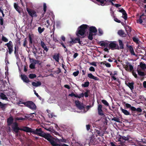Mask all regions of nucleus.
<instances>
[{
	"instance_id": "de8ad7c7",
	"label": "nucleus",
	"mask_w": 146,
	"mask_h": 146,
	"mask_svg": "<svg viewBox=\"0 0 146 146\" xmlns=\"http://www.w3.org/2000/svg\"><path fill=\"white\" fill-rule=\"evenodd\" d=\"M118 34L121 36H122L124 35V32L122 30H119L118 32Z\"/></svg>"
},
{
	"instance_id": "f257e3e1",
	"label": "nucleus",
	"mask_w": 146,
	"mask_h": 146,
	"mask_svg": "<svg viewBox=\"0 0 146 146\" xmlns=\"http://www.w3.org/2000/svg\"><path fill=\"white\" fill-rule=\"evenodd\" d=\"M89 32L93 33L96 35L97 32V29L94 26L90 27L87 25H82L78 27L76 32V35L78 36H83L85 33H88V30Z\"/></svg>"
},
{
	"instance_id": "6ab92c4d",
	"label": "nucleus",
	"mask_w": 146,
	"mask_h": 146,
	"mask_svg": "<svg viewBox=\"0 0 146 146\" xmlns=\"http://www.w3.org/2000/svg\"><path fill=\"white\" fill-rule=\"evenodd\" d=\"M119 11L121 12L123 15V18L125 20H126L127 18V14L125 11L123 9L119 10Z\"/></svg>"
},
{
	"instance_id": "3c124183",
	"label": "nucleus",
	"mask_w": 146,
	"mask_h": 146,
	"mask_svg": "<svg viewBox=\"0 0 146 146\" xmlns=\"http://www.w3.org/2000/svg\"><path fill=\"white\" fill-rule=\"evenodd\" d=\"M35 64L31 63L29 66V67L31 69H33L35 68Z\"/></svg>"
},
{
	"instance_id": "1a4fd4ad",
	"label": "nucleus",
	"mask_w": 146,
	"mask_h": 146,
	"mask_svg": "<svg viewBox=\"0 0 146 146\" xmlns=\"http://www.w3.org/2000/svg\"><path fill=\"white\" fill-rule=\"evenodd\" d=\"M123 66L125 70L128 71H131L133 69V66L128 61L125 62V64L123 65Z\"/></svg>"
},
{
	"instance_id": "58836bf2",
	"label": "nucleus",
	"mask_w": 146,
	"mask_h": 146,
	"mask_svg": "<svg viewBox=\"0 0 146 146\" xmlns=\"http://www.w3.org/2000/svg\"><path fill=\"white\" fill-rule=\"evenodd\" d=\"M137 72L138 74L139 75L141 76H143L144 75V72H143L141 71V70H140L137 69Z\"/></svg>"
},
{
	"instance_id": "ea45409f",
	"label": "nucleus",
	"mask_w": 146,
	"mask_h": 146,
	"mask_svg": "<svg viewBox=\"0 0 146 146\" xmlns=\"http://www.w3.org/2000/svg\"><path fill=\"white\" fill-rule=\"evenodd\" d=\"M102 102L106 106H109V104L108 102L106 100H101Z\"/></svg>"
},
{
	"instance_id": "ddd939ff",
	"label": "nucleus",
	"mask_w": 146,
	"mask_h": 146,
	"mask_svg": "<svg viewBox=\"0 0 146 146\" xmlns=\"http://www.w3.org/2000/svg\"><path fill=\"white\" fill-rule=\"evenodd\" d=\"M27 11L29 14L32 17H36V12L35 11L28 8H27Z\"/></svg>"
},
{
	"instance_id": "c756f323",
	"label": "nucleus",
	"mask_w": 146,
	"mask_h": 146,
	"mask_svg": "<svg viewBox=\"0 0 146 146\" xmlns=\"http://www.w3.org/2000/svg\"><path fill=\"white\" fill-rule=\"evenodd\" d=\"M110 144L111 146H127L124 145L123 143H121L119 144V145H117L115 144L113 142H111L110 143Z\"/></svg>"
},
{
	"instance_id": "2f4dec72",
	"label": "nucleus",
	"mask_w": 146,
	"mask_h": 146,
	"mask_svg": "<svg viewBox=\"0 0 146 146\" xmlns=\"http://www.w3.org/2000/svg\"><path fill=\"white\" fill-rule=\"evenodd\" d=\"M53 58L57 62H58L59 61V55L58 54L54 55L53 56Z\"/></svg>"
},
{
	"instance_id": "5701e85b",
	"label": "nucleus",
	"mask_w": 146,
	"mask_h": 146,
	"mask_svg": "<svg viewBox=\"0 0 146 146\" xmlns=\"http://www.w3.org/2000/svg\"><path fill=\"white\" fill-rule=\"evenodd\" d=\"M120 110L125 115H130V113L127 110L123 109L121 107H120Z\"/></svg>"
},
{
	"instance_id": "9d476101",
	"label": "nucleus",
	"mask_w": 146,
	"mask_h": 146,
	"mask_svg": "<svg viewBox=\"0 0 146 146\" xmlns=\"http://www.w3.org/2000/svg\"><path fill=\"white\" fill-rule=\"evenodd\" d=\"M5 45L7 46L8 49L9 53L11 54L13 51V44L12 42L10 41L8 43L6 44Z\"/></svg>"
},
{
	"instance_id": "c85d7f7f",
	"label": "nucleus",
	"mask_w": 146,
	"mask_h": 146,
	"mask_svg": "<svg viewBox=\"0 0 146 146\" xmlns=\"http://www.w3.org/2000/svg\"><path fill=\"white\" fill-rule=\"evenodd\" d=\"M56 140H57V143L58 144V141L59 142H62L63 143H66V140L65 139H64L62 137V139H56Z\"/></svg>"
},
{
	"instance_id": "2eb2a0df",
	"label": "nucleus",
	"mask_w": 146,
	"mask_h": 146,
	"mask_svg": "<svg viewBox=\"0 0 146 146\" xmlns=\"http://www.w3.org/2000/svg\"><path fill=\"white\" fill-rule=\"evenodd\" d=\"M126 46L127 47H128L129 49V52L132 55L135 56L137 55L135 54L133 48L131 45H128V44L126 45Z\"/></svg>"
},
{
	"instance_id": "a211bd4d",
	"label": "nucleus",
	"mask_w": 146,
	"mask_h": 146,
	"mask_svg": "<svg viewBox=\"0 0 146 146\" xmlns=\"http://www.w3.org/2000/svg\"><path fill=\"white\" fill-rule=\"evenodd\" d=\"M14 7L15 9L19 13H20L21 12V8L19 6L18 3H14Z\"/></svg>"
},
{
	"instance_id": "e2e57ef3",
	"label": "nucleus",
	"mask_w": 146,
	"mask_h": 146,
	"mask_svg": "<svg viewBox=\"0 0 146 146\" xmlns=\"http://www.w3.org/2000/svg\"><path fill=\"white\" fill-rule=\"evenodd\" d=\"M125 105L127 108H131L132 106L130 104L127 103Z\"/></svg>"
},
{
	"instance_id": "a878e982",
	"label": "nucleus",
	"mask_w": 146,
	"mask_h": 146,
	"mask_svg": "<svg viewBox=\"0 0 146 146\" xmlns=\"http://www.w3.org/2000/svg\"><path fill=\"white\" fill-rule=\"evenodd\" d=\"M45 29L43 27H39L38 29V31L39 33L41 34L42 33L44 30Z\"/></svg>"
},
{
	"instance_id": "774afa93",
	"label": "nucleus",
	"mask_w": 146,
	"mask_h": 146,
	"mask_svg": "<svg viewBox=\"0 0 146 146\" xmlns=\"http://www.w3.org/2000/svg\"><path fill=\"white\" fill-rule=\"evenodd\" d=\"M143 86L144 88H146V81H144L143 83Z\"/></svg>"
},
{
	"instance_id": "864d4df0",
	"label": "nucleus",
	"mask_w": 146,
	"mask_h": 146,
	"mask_svg": "<svg viewBox=\"0 0 146 146\" xmlns=\"http://www.w3.org/2000/svg\"><path fill=\"white\" fill-rule=\"evenodd\" d=\"M0 24L1 25L3 24V19L1 17H0Z\"/></svg>"
},
{
	"instance_id": "052dcab7",
	"label": "nucleus",
	"mask_w": 146,
	"mask_h": 146,
	"mask_svg": "<svg viewBox=\"0 0 146 146\" xmlns=\"http://www.w3.org/2000/svg\"><path fill=\"white\" fill-rule=\"evenodd\" d=\"M42 48L44 49V50L46 52H47L48 51V49L47 48L46 45L44 46H43Z\"/></svg>"
},
{
	"instance_id": "412c9836",
	"label": "nucleus",
	"mask_w": 146,
	"mask_h": 146,
	"mask_svg": "<svg viewBox=\"0 0 146 146\" xmlns=\"http://www.w3.org/2000/svg\"><path fill=\"white\" fill-rule=\"evenodd\" d=\"M14 53L15 56L17 58H18L19 56L18 52V46H17V45H15L14 46Z\"/></svg>"
},
{
	"instance_id": "a18cd8bd",
	"label": "nucleus",
	"mask_w": 146,
	"mask_h": 146,
	"mask_svg": "<svg viewBox=\"0 0 146 146\" xmlns=\"http://www.w3.org/2000/svg\"><path fill=\"white\" fill-rule=\"evenodd\" d=\"M1 40L2 41L5 42H7L8 41V39L3 36L2 37Z\"/></svg>"
},
{
	"instance_id": "dca6fc26",
	"label": "nucleus",
	"mask_w": 146,
	"mask_h": 146,
	"mask_svg": "<svg viewBox=\"0 0 146 146\" xmlns=\"http://www.w3.org/2000/svg\"><path fill=\"white\" fill-rule=\"evenodd\" d=\"M14 119L12 117H10L7 119V122L8 125H10L11 124H13Z\"/></svg>"
},
{
	"instance_id": "a19ab883",
	"label": "nucleus",
	"mask_w": 146,
	"mask_h": 146,
	"mask_svg": "<svg viewBox=\"0 0 146 146\" xmlns=\"http://www.w3.org/2000/svg\"><path fill=\"white\" fill-rule=\"evenodd\" d=\"M29 59L30 60V62L31 63H33L35 64H36V60L34 59L33 58H30Z\"/></svg>"
},
{
	"instance_id": "69168bd1",
	"label": "nucleus",
	"mask_w": 146,
	"mask_h": 146,
	"mask_svg": "<svg viewBox=\"0 0 146 146\" xmlns=\"http://www.w3.org/2000/svg\"><path fill=\"white\" fill-rule=\"evenodd\" d=\"M130 110L132 111H136V108L134 107L131 106L130 108Z\"/></svg>"
},
{
	"instance_id": "f8f14e48",
	"label": "nucleus",
	"mask_w": 146,
	"mask_h": 146,
	"mask_svg": "<svg viewBox=\"0 0 146 146\" xmlns=\"http://www.w3.org/2000/svg\"><path fill=\"white\" fill-rule=\"evenodd\" d=\"M109 41L107 40L103 41L100 42V44L101 46L109 48Z\"/></svg>"
},
{
	"instance_id": "bb28decb",
	"label": "nucleus",
	"mask_w": 146,
	"mask_h": 146,
	"mask_svg": "<svg viewBox=\"0 0 146 146\" xmlns=\"http://www.w3.org/2000/svg\"><path fill=\"white\" fill-rule=\"evenodd\" d=\"M133 84V82H129L127 84V86L132 91L134 88Z\"/></svg>"
},
{
	"instance_id": "603ef678",
	"label": "nucleus",
	"mask_w": 146,
	"mask_h": 146,
	"mask_svg": "<svg viewBox=\"0 0 146 146\" xmlns=\"http://www.w3.org/2000/svg\"><path fill=\"white\" fill-rule=\"evenodd\" d=\"M96 133H97L98 135L100 136H103V135L102 134V132L100 131L97 130L96 131Z\"/></svg>"
},
{
	"instance_id": "4d7b16f0",
	"label": "nucleus",
	"mask_w": 146,
	"mask_h": 146,
	"mask_svg": "<svg viewBox=\"0 0 146 146\" xmlns=\"http://www.w3.org/2000/svg\"><path fill=\"white\" fill-rule=\"evenodd\" d=\"M89 70L90 71L95 72V69L93 66H90L89 68Z\"/></svg>"
},
{
	"instance_id": "72a5a7b5",
	"label": "nucleus",
	"mask_w": 146,
	"mask_h": 146,
	"mask_svg": "<svg viewBox=\"0 0 146 146\" xmlns=\"http://www.w3.org/2000/svg\"><path fill=\"white\" fill-rule=\"evenodd\" d=\"M89 82L88 81L85 82L84 84H82V86L84 88L88 87L89 84Z\"/></svg>"
},
{
	"instance_id": "6e6552de",
	"label": "nucleus",
	"mask_w": 146,
	"mask_h": 146,
	"mask_svg": "<svg viewBox=\"0 0 146 146\" xmlns=\"http://www.w3.org/2000/svg\"><path fill=\"white\" fill-rule=\"evenodd\" d=\"M109 48L111 50L117 49L119 46L115 41H111L109 42Z\"/></svg>"
},
{
	"instance_id": "79ce46f5",
	"label": "nucleus",
	"mask_w": 146,
	"mask_h": 146,
	"mask_svg": "<svg viewBox=\"0 0 146 146\" xmlns=\"http://www.w3.org/2000/svg\"><path fill=\"white\" fill-rule=\"evenodd\" d=\"M36 76L35 74H30L29 76V78L31 79H33L35 78L36 77Z\"/></svg>"
},
{
	"instance_id": "20e7f679",
	"label": "nucleus",
	"mask_w": 146,
	"mask_h": 146,
	"mask_svg": "<svg viewBox=\"0 0 146 146\" xmlns=\"http://www.w3.org/2000/svg\"><path fill=\"white\" fill-rule=\"evenodd\" d=\"M25 126L23 127L22 128H20L18 126V123L17 122H14L13 125H11V127L13 131L15 132L17 136H20V135L19 133V130L23 131L22 129H24Z\"/></svg>"
},
{
	"instance_id": "4c0bfd02",
	"label": "nucleus",
	"mask_w": 146,
	"mask_h": 146,
	"mask_svg": "<svg viewBox=\"0 0 146 146\" xmlns=\"http://www.w3.org/2000/svg\"><path fill=\"white\" fill-rule=\"evenodd\" d=\"M119 45L120 48L122 49L124 48L123 45V44L122 41L121 40H119Z\"/></svg>"
},
{
	"instance_id": "5fc2aeb1",
	"label": "nucleus",
	"mask_w": 146,
	"mask_h": 146,
	"mask_svg": "<svg viewBox=\"0 0 146 146\" xmlns=\"http://www.w3.org/2000/svg\"><path fill=\"white\" fill-rule=\"evenodd\" d=\"M98 31L99 35L100 36H101L103 34V32L100 29H98Z\"/></svg>"
},
{
	"instance_id": "9b49d317",
	"label": "nucleus",
	"mask_w": 146,
	"mask_h": 146,
	"mask_svg": "<svg viewBox=\"0 0 146 146\" xmlns=\"http://www.w3.org/2000/svg\"><path fill=\"white\" fill-rule=\"evenodd\" d=\"M24 129H22V130H23L24 131L29 133L30 132L33 134H36V129L35 130L26 126H25Z\"/></svg>"
},
{
	"instance_id": "473e14b6",
	"label": "nucleus",
	"mask_w": 146,
	"mask_h": 146,
	"mask_svg": "<svg viewBox=\"0 0 146 146\" xmlns=\"http://www.w3.org/2000/svg\"><path fill=\"white\" fill-rule=\"evenodd\" d=\"M98 1L100 3V4H98L99 5H101L102 6H104L105 5L104 3L105 2H107V0H96Z\"/></svg>"
},
{
	"instance_id": "c9c22d12",
	"label": "nucleus",
	"mask_w": 146,
	"mask_h": 146,
	"mask_svg": "<svg viewBox=\"0 0 146 146\" xmlns=\"http://www.w3.org/2000/svg\"><path fill=\"white\" fill-rule=\"evenodd\" d=\"M93 35H94V34L89 32L88 36V39L90 40H92L93 39Z\"/></svg>"
},
{
	"instance_id": "6e6d98bb",
	"label": "nucleus",
	"mask_w": 146,
	"mask_h": 146,
	"mask_svg": "<svg viewBox=\"0 0 146 146\" xmlns=\"http://www.w3.org/2000/svg\"><path fill=\"white\" fill-rule=\"evenodd\" d=\"M79 71H77L76 72H74L73 73V75L74 76H76L78 75L79 74Z\"/></svg>"
},
{
	"instance_id": "7ed1b4c3",
	"label": "nucleus",
	"mask_w": 146,
	"mask_h": 146,
	"mask_svg": "<svg viewBox=\"0 0 146 146\" xmlns=\"http://www.w3.org/2000/svg\"><path fill=\"white\" fill-rule=\"evenodd\" d=\"M29 45L31 47L33 46V52L34 53V55L36 56V45L34 40V35L33 34H29Z\"/></svg>"
},
{
	"instance_id": "cd10ccee",
	"label": "nucleus",
	"mask_w": 146,
	"mask_h": 146,
	"mask_svg": "<svg viewBox=\"0 0 146 146\" xmlns=\"http://www.w3.org/2000/svg\"><path fill=\"white\" fill-rule=\"evenodd\" d=\"M140 67L143 70H145L146 69V65L144 63L141 62L140 64Z\"/></svg>"
},
{
	"instance_id": "37998d69",
	"label": "nucleus",
	"mask_w": 146,
	"mask_h": 146,
	"mask_svg": "<svg viewBox=\"0 0 146 146\" xmlns=\"http://www.w3.org/2000/svg\"><path fill=\"white\" fill-rule=\"evenodd\" d=\"M27 38H25L24 39V42L23 44V46L24 47L27 46Z\"/></svg>"
},
{
	"instance_id": "423d86ee",
	"label": "nucleus",
	"mask_w": 146,
	"mask_h": 146,
	"mask_svg": "<svg viewBox=\"0 0 146 146\" xmlns=\"http://www.w3.org/2000/svg\"><path fill=\"white\" fill-rule=\"evenodd\" d=\"M24 104L26 106L33 110L35 109L36 107L35 104L31 101H27L24 103Z\"/></svg>"
},
{
	"instance_id": "4be33fe9",
	"label": "nucleus",
	"mask_w": 146,
	"mask_h": 146,
	"mask_svg": "<svg viewBox=\"0 0 146 146\" xmlns=\"http://www.w3.org/2000/svg\"><path fill=\"white\" fill-rule=\"evenodd\" d=\"M44 133L42 131V129L41 128L39 129H37V135H38L41 137H43Z\"/></svg>"
},
{
	"instance_id": "b1692460",
	"label": "nucleus",
	"mask_w": 146,
	"mask_h": 146,
	"mask_svg": "<svg viewBox=\"0 0 146 146\" xmlns=\"http://www.w3.org/2000/svg\"><path fill=\"white\" fill-rule=\"evenodd\" d=\"M7 105V104H3L1 102H0V108L2 110H4Z\"/></svg>"
},
{
	"instance_id": "39448f33",
	"label": "nucleus",
	"mask_w": 146,
	"mask_h": 146,
	"mask_svg": "<svg viewBox=\"0 0 146 146\" xmlns=\"http://www.w3.org/2000/svg\"><path fill=\"white\" fill-rule=\"evenodd\" d=\"M75 103L76 107L80 110H82V112H85L88 111L91 107L90 105H88L86 106V109L87 110L86 111H84V107L82 104H81L78 101H76Z\"/></svg>"
},
{
	"instance_id": "7c9ffc66",
	"label": "nucleus",
	"mask_w": 146,
	"mask_h": 146,
	"mask_svg": "<svg viewBox=\"0 0 146 146\" xmlns=\"http://www.w3.org/2000/svg\"><path fill=\"white\" fill-rule=\"evenodd\" d=\"M46 8L47 6L46 5V4L45 3H43V11H44V13H42V16L43 17L44 15V14L45 13V12L46 10Z\"/></svg>"
},
{
	"instance_id": "13d9d810",
	"label": "nucleus",
	"mask_w": 146,
	"mask_h": 146,
	"mask_svg": "<svg viewBox=\"0 0 146 146\" xmlns=\"http://www.w3.org/2000/svg\"><path fill=\"white\" fill-rule=\"evenodd\" d=\"M84 96V94L83 93L80 94L78 95V98H81L83 97Z\"/></svg>"
},
{
	"instance_id": "8fccbe9b",
	"label": "nucleus",
	"mask_w": 146,
	"mask_h": 146,
	"mask_svg": "<svg viewBox=\"0 0 146 146\" xmlns=\"http://www.w3.org/2000/svg\"><path fill=\"white\" fill-rule=\"evenodd\" d=\"M15 119L16 121L19 120H24L25 119V118L22 117H17L15 118Z\"/></svg>"
},
{
	"instance_id": "49530a36",
	"label": "nucleus",
	"mask_w": 146,
	"mask_h": 146,
	"mask_svg": "<svg viewBox=\"0 0 146 146\" xmlns=\"http://www.w3.org/2000/svg\"><path fill=\"white\" fill-rule=\"evenodd\" d=\"M112 121H114L116 122H120L119 119L117 117H114L111 119Z\"/></svg>"
},
{
	"instance_id": "393cba45",
	"label": "nucleus",
	"mask_w": 146,
	"mask_h": 146,
	"mask_svg": "<svg viewBox=\"0 0 146 146\" xmlns=\"http://www.w3.org/2000/svg\"><path fill=\"white\" fill-rule=\"evenodd\" d=\"M0 97L1 99L3 100H7L8 98L6 96V95L3 93H1L0 94Z\"/></svg>"
},
{
	"instance_id": "bf43d9fd",
	"label": "nucleus",
	"mask_w": 146,
	"mask_h": 146,
	"mask_svg": "<svg viewBox=\"0 0 146 146\" xmlns=\"http://www.w3.org/2000/svg\"><path fill=\"white\" fill-rule=\"evenodd\" d=\"M42 48L44 49V50L46 52H47L48 51V49L47 48L46 45L44 46H43Z\"/></svg>"
},
{
	"instance_id": "aec40b11",
	"label": "nucleus",
	"mask_w": 146,
	"mask_h": 146,
	"mask_svg": "<svg viewBox=\"0 0 146 146\" xmlns=\"http://www.w3.org/2000/svg\"><path fill=\"white\" fill-rule=\"evenodd\" d=\"M21 77L24 82L26 83H28L29 82V79L25 75H21Z\"/></svg>"
},
{
	"instance_id": "f03ea898",
	"label": "nucleus",
	"mask_w": 146,
	"mask_h": 146,
	"mask_svg": "<svg viewBox=\"0 0 146 146\" xmlns=\"http://www.w3.org/2000/svg\"><path fill=\"white\" fill-rule=\"evenodd\" d=\"M42 137L49 141L52 146H60L61 145L57 143V140L52 137L49 134L44 133Z\"/></svg>"
},
{
	"instance_id": "e433bc0d",
	"label": "nucleus",
	"mask_w": 146,
	"mask_h": 146,
	"mask_svg": "<svg viewBox=\"0 0 146 146\" xmlns=\"http://www.w3.org/2000/svg\"><path fill=\"white\" fill-rule=\"evenodd\" d=\"M90 141L92 143V144H95V141L96 139L95 138L93 137H91L90 138Z\"/></svg>"
},
{
	"instance_id": "0e129e2a",
	"label": "nucleus",
	"mask_w": 146,
	"mask_h": 146,
	"mask_svg": "<svg viewBox=\"0 0 146 146\" xmlns=\"http://www.w3.org/2000/svg\"><path fill=\"white\" fill-rule=\"evenodd\" d=\"M105 65L107 67H110L111 66V64L108 63H106Z\"/></svg>"
},
{
	"instance_id": "09e8293b",
	"label": "nucleus",
	"mask_w": 146,
	"mask_h": 146,
	"mask_svg": "<svg viewBox=\"0 0 146 146\" xmlns=\"http://www.w3.org/2000/svg\"><path fill=\"white\" fill-rule=\"evenodd\" d=\"M128 139V137H126L125 136H123L121 137L120 139V141H121L123 140H127Z\"/></svg>"
},
{
	"instance_id": "4468645a",
	"label": "nucleus",
	"mask_w": 146,
	"mask_h": 146,
	"mask_svg": "<svg viewBox=\"0 0 146 146\" xmlns=\"http://www.w3.org/2000/svg\"><path fill=\"white\" fill-rule=\"evenodd\" d=\"M102 106L101 104H98V114L101 116L104 115L102 109Z\"/></svg>"
},
{
	"instance_id": "f704fd0d",
	"label": "nucleus",
	"mask_w": 146,
	"mask_h": 146,
	"mask_svg": "<svg viewBox=\"0 0 146 146\" xmlns=\"http://www.w3.org/2000/svg\"><path fill=\"white\" fill-rule=\"evenodd\" d=\"M144 16L143 14H142L141 15L139 19V20H137V23H139L140 24H141V23L143 22L142 21V17Z\"/></svg>"
},
{
	"instance_id": "338daca9",
	"label": "nucleus",
	"mask_w": 146,
	"mask_h": 146,
	"mask_svg": "<svg viewBox=\"0 0 146 146\" xmlns=\"http://www.w3.org/2000/svg\"><path fill=\"white\" fill-rule=\"evenodd\" d=\"M40 45L42 47L46 45L44 42L42 41H41Z\"/></svg>"
},
{
	"instance_id": "680f3d73",
	"label": "nucleus",
	"mask_w": 146,
	"mask_h": 146,
	"mask_svg": "<svg viewBox=\"0 0 146 146\" xmlns=\"http://www.w3.org/2000/svg\"><path fill=\"white\" fill-rule=\"evenodd\" d=\"M142 110L140 108H136V111L139 112H141L142 111Z\"/></svg>"
},
{
	"instance_id": "c03bdc74",
	"label": "nucleus",
	"mask_w": 146,
	"mask_h": 146,
	"mask_svg": "<svg viewBox=\"0 0 146 146\" xmlns=\"http://www.w3.org/2000/svg\"><path fill=\"white\" fill-rule=\"evenodd\" d=\"M133 41L136 42L137 43H138L139 42V40L138 38L136 37H134L133 38Z\"/></svg>"
},
{
	"instance_id": "0eeeda50",
	"label": "nucleus",
	"mask_w": 146,
	"mask_h": 146,
	"mask_svg": "<svg viewBox=\"0 0 146 146\" xmlns=\"http://www.w3.org/2000/svg\"><path fill=\"white\" fill-rule=\"evenodd\" d=\"M70 39L71 40L68 42L70 44L73 45L77 43H78L80 44H82V41H80V39L79 38H73L71 37Z\"/></svg>"
},
{
	"instance_id": "f3484780",
	"label": "nucleus",
	"mask_w": 146,
	"mask_h": 146,
	"mask_svg": "<svg viewBox=\"0 0 146 146\" xmlns=\"http://www.w3.org/2000/svg\"><path fill=\"white\" fill-rule=\"evenodd\" d=\"M88 76L90 79H93L95 80H99V79L98 78L94 76L91 73L88 74Z\"/></svg>"
}]
</instances>
